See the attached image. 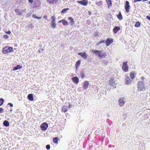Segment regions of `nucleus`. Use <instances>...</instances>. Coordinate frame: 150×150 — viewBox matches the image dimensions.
<instances>
[{"label":"nucleus","mask_w":150,"mask_h":150,"mask_svg":"<svg viewBox=\"0 0 150 150\" xmlns=\"http://www.w3.org/2000/svg\"><path fill=\"white\" fill-rule=\"evenodd\" d=\"M13 51V47H11L6 46L3 47L2 49V52L4 54H7Z\"/></svg>","instance_id":"f257e3e1"},{"label":"nucleus","mask_w":150,"mask_h":150,"mask_svg":"<svg viewBox=\"0 0 150 150\" xmlns=\"http://www.w3.org/2000/svg\"><path fill=\"white\" fill-rule=\"evenodd\" d=\"M137 87L139 91H144L145 90V85L142 81H139L137 83Z\"/></svg>","instance_id":"f03ea898"},{"label":"nucleus","mask_w":150,"mask_h":150,"mask_svg":"<svg viewBox=\"0 0 150 150\" xmlns=\"http://www.w3.org/2000/svg\"><path fill=\"white\" fill-rule=\"evenodd\" d=\"M102 51L98 50H93L92 52L95 54L97 56L101 59L104 57L103 54H101Z\"/></svg>","instance_id":"7ed1b4c3"},{"label":"nucleus","mask_w":150,"mask_h":150,"mask_svg":"<svg viewBox=\"0 0 150 150\" xmlns=\"http://www.w3.org/2000/svg\"><path fill=\"white\" fill-rule=\"evenodd\" d=\"M127 62L126 61L123 62L122 64V69L124 71L126 72L128 70V67L127 65Z\"/></svg>","instance_id":"20e7f679"},{"label":"nucleus","mask_w":150,"mask_h":150,"mask_svg":"<svg viewBox=\"0 0 150 150\" xmlns=\"http://www.w3.org/2000/svg\"><path fill=\"white\" fill-rule=\"evenodd\" d=\"M48 127V124L46 122L42 123L40 126L41 129L43 131H45Z\"/></svg>","instance_id":"39448f33"},{"label":"nucleus","mask_w":150,"mask_h":150,"mask_svg":"<svg viewBox=\"0 0 150 150\" xmlns=\"http://www.w3.org/2000/svg\"><path fill=\"white\" fill-rule=\"evenodd\" d=\"M109 84L110 86L115 88H116V84L115 80L113 78H111L109 81Z\"/></svg>","instance_id":"423d86ee"},{"label":"nucleus","mask_w":150,"mask_h":150,"mask_svg":"<svg viewBox=\"0 0 150 150\" xmlns=\"http://www.w3.org/2000/svg\"><path fill=\"white\" fill-rule=\"evenodd\" d=\"M125 7L126 12L128 13L129 11V9L130 8V6L129 4V2L128 1H126L125 4Z\"/></svg>","instance_id":"0eeeda50"},{"label":"nucleus","mask_w":150,"mask_h":150,"mask_svg":"<svg viewBox=\"0 0 150 150\" xmlns=\"http://www.w3.org/2000/svg\"><path fill=\"white\" fill-rule=\"evenodd\" d=\"M56 19V18L54 16H52L51 26L53 28H54L56 26V24L55 23Z\"/></svg>","instance_id":"6e6552de"},{"label":"nucleus","mask_w":150,"mask_h":150,"mask_svg":"<svg viewBox=\"0 0 150 150\" xmlns=\"http://www.w3.org/2000/svg\"><path fill=\"white\" fill-rule=\"evenodd\" d=\"M113 42V39L108 38L106 39L105 42V43L106 46L108 47Z\"/></svg>","instance_id":"1a4fd4ad"},{"label":"nucleus","mask_w":150,"mask_h":150,"mask_svg":"<svg viewBox=\"0 0 150 150\" xmlns=\"http://www.w3.org/2000/svg\"><path fill=\"white\" fill-rule=\"evenodd\" d=\"M79 55L81 56L84 59H86L87 58V54L85 52H79L78 53Z\"/></svg>","instance_id":"9d476101"},{"label":"nucleus","mask_w":150,"mask_h":150,"mask_svg":"<svg viewBox=\"0 0 150 150\" xmlns=\"http://www.w3.org/2000/svg\"><path fill=\"white\" fill-rule=\"evenodd\" d=\"M77 2L83 6H86L88 4V2L87 0H82L81 1H78Z\"/></svg>","instance_id":"9b49d317"},{"label":"nucleus","mask_w":150,"mask_h":150,"mask_svg":"<svg viewBox=\"0 0 150 150\" xmlns=\"http://www.w3.org/2000/svg\"><path fill=\"white\" fill-rule=\"evenodd\" d=\"M119 103V105L120 107H122L125 103V101L124 100V99L123 98H120L118 101Z\"/></svg>","instance_id":"f8f14e48"},{"label":"nucleus","mask_w":150,"mask_h":150,"mask_svg":"<svg viewBox=\"0 0 150 150\" xmlns=\"http://www.w3.org/2000/svg\"><path fill=\"white\" fill-rule=\"evenodd\" d=\"M132 83V79L129 77H127L125 79V83L126 84L129 85Z\"/></svg>","instance_id":"ddd939ff"},{"label":"nucleus","mask_w":150,"mask_h":150,"mask_svg":"<svg viewBox=\"0 0 150 150\" xmlns=\"http://www.w3.org/2000/svg\"><path fill=\"white\" fill-rule=\"evenodd\" d=\"M89 83L88 81H85L84 82L83 85V88L85 90L86 89L88 88Z\"/></svg>","instance_id":"4468645a"},{"label":"nucleus","mask_w":150,"mask_h":150,"mask_svg":"<svg viewBox=\"0 0 150 150\" xmlns=\"http://www.w3.org/2000/svg\"><path fill=\"white\" fill-rule=\"evenodd\" d=\"M72 79L73 82L76 84H77L79 82V79L78 78L77 76L73 77Z\"/></svg>","instance_id":"2eb2a0df"},{"label":"nucleus","mask_w":150,"mask_h":150,"mask_svg":"<svg viewBox=\"0 0 150 150\" xmlns=\"http://www.w3.org/2000/svg\"><path fill=\"white\" fill-rule=\"evenodd\" d=\"M80 76L82 79H83L84 77H86L85 72L84 71L82 70L81 71L79 74Z\"/></svg>","instance_id":"dca6fc26"},{"label":"nucleus","mask_w":150,"mask_h":150,"mask_svg":"<svg viewBox=\"0 0 150 150\" xmlns=\"http://www.w3.org/2000/svg\"><path fill=\"white\" fill-rule=\"evenodd\" d=\"M120 29V28L119 26H115L113 29V31L115 33H116Z\"/></svg>","instance_id":"f3484780"},{"label":"nucleus","mask_w":150,"mask_h":150,"mask_svg":"<svg viewBox=\"0 0 150 150\" xmlns=\"http://www.w3.org/2000/svg\"><path fill=\"white\" fill-rule=\"evenodd\" d=\"M68 20L70 21L69 23L71 25H73L74 24V20L73 18L71 17H69L68 18Z\"/></svg>","instance_id":"a211bd4d"},{"label":"nucleus","mask_w":150,"mask_h":150,"mask_svg":"<svg viewBox=\"0 0 150 150\" xmlns=\"http://www.w3.org/2000/svg\"><path fill=\"white\" fill-rule=\"evenodd\" d=\"M28 99L31 101H32L34 100V97L32 94H29L27 96Z\"/></svg>","instance_id":"6ab92c4d"},{"label":"nucleus","mask_w":150,"mask_h":150,"mask_svg":"<svg viewBox=\"0 0 150 150\" xmlns=\"http://www.w3.org/2000/svg\"><path fill=\"white\" fill-rule=\"evenodd\" d=\"M22 66H20L19 64L17 65L16 66L14 67L13 69V70L16 71L21 68Z\"/></svg>","instance_id":"aec40b11"},{"label":"nucleus","mask_w":150,"mask_h":150,"mask_svg":"<svg viewBox=\"0 0 150 150\" xmlns=\"http://www.w3.org/2000/svg\"><path fill=\"white\" fill-rule=\"evenodd\" d=\"M57 1L58 0H47V2L50 4H55Z\"/></svg>","instance_id":"412c9836"},{"label":"nucleus","mask_w":150,"mask_h":150,"mask_svg":"<svg viewBox=\"0 0 150 150\" xmlns=\"http://www.w3.org/2000/svg\"><path fill=\"white\" fill-rule=\"evenodd\" d=\"M15 11L18 15L20 16H22L23 14L21 11H20L18 9H16L15 10Z\"/></svg>","instance_id":"4be33fe9"},{"label":"nucleus","mask_w":150,"mask_h":150,"mask_svg":"<svg viewBox=\"0 0 150 150\" xmlns=\"http://www.w3.org/2000/svg\"><path fill=\"white\" fill-rule=\"evenodd\" d=\"M117 16L120 20L122 19L123 18L120 11L118 14L117 15Z\"/></svg>","instance_id":"5701e85b"},{"label":"nucleus","mask_w":150,"mask_h":150,"mask_svg":"<svg viewBox=\"0 0 150 150\" xmlns=\"http://www.w3.org/2000/svg\"><path fill=\"white\" fill-rule=\"evenodd\" d=\"M81 61L80 60H78L76 62V64H75V67H76V69L77 70L78 69V67H79V66L81 64Z\"/></svg>","instance_id":"b1692460"},{"label":"nucleus","mask_w":150,"mask_h":150,"mask_svg":"<svg viewBox=\"0 0 150 150\" xmlns=\"http://www.w3.org/2000/svg\"><path fill=\"white\" fill-rule=\"evenodd\" d=\"M69 10V8H64L61 11V14L66 13H67V11L68 10Z\"/></svg>","instance_id":"393cba45"},{"label":"nucleus","mask_w":150,"mask_h":150,"mask_svg":"<svg viewBox=\"0 0 150 150\" xmlns=\"http://www.w3.org/2000/svg\"><path fill=\"white\" fill-rule=\"evenodd\" d=\"M3 124L5 127H8L9 125V123L8 121L5 120L4 121Z\"/></svg>","instance_id":"a878e982"},{"label":"nucleus","mask_w":150,"mask_h":150,"mask_svg":"<svg viewBox=\"0 0 150 150\" xmlns=\"http://www.w3.org/2000/svg\"><path fill=\"white\" fill-rule=\"evenodd\" d=\"M69 108L66 106H63L62 108V110L64 112H65L67 111V109Z\"/></svg>","instance_id":"bb28decb"},{"label":"nucleus","mask_w":150,"mask_h":150,"mask_svg":"<svg viewBox=\"0 0 150 150\" xmlns=\"http://www.w3.org/2000/svg\"><path fill=\"white\" fill-rule=\"evenodd\" d=\"M106 3L108 5V7L109 8L110 6H112V3L111 0H105Z\"/></svg>","instance_id":"cd10ccee"},{"label":"nucleus","mask_w":150,"mask_h":150,"mask_svg":"<svg viewBox=\"0 0 150 150\" xmlns=\"http://www.w3.org/2000/svg\"><path fill=\"white\" fill-rule=\"evenodd\" d=\"M59 139V138L57 137L54 138H53V142L55 144H57L58 143Z\"/></svg>","instance_id":"c85d7f7f"},{"label":"nucleus","mask_w":150,"mask_h":150,"mask_svg":"<svg viewBox=\"0 0 150 150\" xmlns=\"http://www.w3.org/2000/svg\"><path fill=\"white\" fill-rule=\"evenodd\" d=\"M105 40H102L101 41H99L97 43H96V45H99L100 44L102 43H105Z\"/></svg>","instance_id":"c756f323"},{"label":"nucleus","mask_w":150,"mask_h":150,"mask_svg":"<svg viewBox=\"0 0 150 150\" xmlns=\"http://www.w3.org/2000/svg\"><path fill=\"white\" fill-rule=\"evenodd\" d=\"M62 24L66 26L68 25V23L67 21H66L64 19H63V21L62 22Z\"/></svg>","instance_id":"7c9ffc66"},{"label":"nucleus","mask_w":150,"mask_h":150,"mask_svg":"<svg viewBox=\"0 0 150 150\" xmlns=\"http://www.w3.org/2000/svg\"><path fill=\"white\" fill-rule=\"evenodd\" d=\"M130 78L133 79L136 76V74L135 73H130Z\"/></svg>","instance_id":"2f4dec72"},{"label":"nucleus","mask_w":150,"mask_h":150,"mask_svg":"<svg viewBox=\"0 0 150 150\" xmlns=\"http://www.w3.org/2000/svg\"><path fill=\"white\" fill-rule=\"evenodd\" d=\"M103 2L102 1H100L96 2V4L98 6H100L102 5Z\"/></svg>","instance_id":"473e14b6"},{"label":"nucleus","mask_w":150,"mask_h":150,"mask_svg":"<svg viewBox=\"0 0 150 150\" xmlns=\"http://www.w3.org/2000/svg\"><path fill=\"white\" fill-rule=\"evenodd\" d=\"M141 23L139 22H137L134 25V26L136 27H138L140 26Z\"/></svg>","instance_id":"72a5a7b5"},{"label":"nucleus","mask_w":150,"mask_h":150,"mask_svg":"<svg viewBox=\"0 0 150 150\" xmlns=\"http://www.w3.org/2000/svg\"><path fill=\"white\" fill-rule=\"evenodd\" d=\"M4 101V100L3 98H0V106L3 105Z\"/></svg>","instance_id":"f704fd0d"},{"label":"nucleus","mask_w":150,"mask_h":150,"mask_svg":"<svg viewBox=\"0 0 150 150\" xmlns=\"http://www.w3.org/2000/svg\"><path fill=\"white\" fill-rule=\"evenodd\" d=\"M102 63H103V64H104L106 65L107 64H108V62L106 60H102Z\"/></svg>","instance_id":"c9c22d12"},{"label":"nucleus","mask_w":150,"mask_h":150,"mask_svg":"<svg viewBox=\"0 0 150 150\" xmlns=\"http://www.w3.org/2000/svg\"><path fill=\"white\" fill-rule=\"evenodd\" d=\"M31 16V14L30 12L27 13V15L25 16L26 18H28V17H29L30 16Z\"/></svg>","instance_id":"e433bc0d"},{"label":"nucleus","mask_w":150,"mask_h":150,"mask_svg":"<svg viewBox=\"0 0 150 150\" xmlns=\"http://www.w3.org/2000/svg\"><path fill=\"white\" fill-rule=\"evenodd\" d=\"M86 23L88 25L91 24V22L90 20H87L86 21Z\"/></svg>","instance_id":"4c0bfd02"},{"label":"nucleus","mask_w":150,"mask_h":150,"mask_svg":"<svg viewBox=\"0 0 150 150\" xmlns=\"http://www.w3.org/2000/svg\"><path fill=\"white\" fill-rule=\"evenodd\" d=\"M46 147L47 150H49L50 149V145L47 144L46 145Z\"/></svg>","instance_id":"58836bf2"},{"label":"nucleus","mask_w":150,"mask_h":150,"mask_svg":"<svg viewBox=\"0 0 150 150\" xmlns=\"http://www.w3.org/2000/svg\"><path fill=\"white\" fill-rule=\"evenodd\" d=\"M4 37L6 39H8L9 37L8 35L6 34L4 36Z\"/></svg>","instance_id":"ea45409f"},{"label":"nucleus","mask_w":150,"mask_h":150,"mask_svg":"<svg viewBox=\"0 0 150 150\" xmlns=\"http://www.w3.org/2000/svg\"><path fill=\"white\" fill-rule=\"evenodd\" d=\"M4 110L2 108L0 107V113H2Z\"/></svg>","instance_id":"a19ab883"},{"label":"nucleus","mask_w":150,"mask_h":150,"mask_svg":"<svg viewBox=\"0 0 150 150\" xmlns=\"http://www.w3.org/2000/svg\"><path fill=\"white\" fill-rule=\"evenodd\" d=\"M28 27L29 28H30L31 29H32L33 27V25L32 24H30L28 25Z\"/></svg>","instance_id":"79ce46f5"},{"label":"nucleus","mask_w":150,"mask_h":150,"mask_svg":"<svg viewBox=\"0 0 150 150\" xmlns=\"http://www.w3.org/2000/svg\"><path fill=\"white\" fill-rule=\"evenodd\" d=\"M7 105H9L11 107H13V104L11 103H9Z\"/></svg>","instance_id":"37998d69"},{"label":"nucleus","mask_w":150,"mask_h":150,"mask_svg":"<svg viewBox=\"0 0 150 150\" xmlns=\"http://www.w3.org/2000/svg\"><path fill=\"white\" fill-rule=\"evenodd\" d=\"M146 18L147 19L150 21V14L149 15L146 16Z\"/></svg>","instance_id":"c03bdc74"},{"label":"nucleus","mask_w":150,"mask_h":150,"mask_svg":"<svg viewBox=\"0 0 150 150\" xmlns=\"http://www.w3.org/2000/svg\"><path fill=\"white\" fill-rule=\"evenodd\" d=\"M30 4H32L33 2V0H28Z\"/></svg>","instance_id":"a18cd8bd"},{"label":"nucleus","mask_w":150,"mask_h":150,"mask_svg":"<svg viewBox=\"0 0 150 150\" xmlns=\"http://www.w3.org/2000/svg\"><path fill=\"white\" fill-rule=\"evenodd\" d=\"M26 9L25 8V9H24L22 10L21 11V12H22V13H23L25 12L26 11Z\"/></svg>","instance_id":"49530a36"},{"label":"nucleus","mask_w":150,"mask_h":150,"mask_svg":"<svg viewBox=\"0 0 150 150\" xmlns=\"http://www.w3.org/2000/svg\"><path fill=\"white\" fill-rule=\"evenodd\" d=\"M142 0H134V2L135 3L138 1H141Z\"/></svg>","instance_id":"de8ad7c7"},{"label":"nucleus","mask_w":150,"mask_h":150,"mask_svg":"<svg viewBox=\"0 0 150 150\" xmlns=\"http://www.w3.org/2000/svg\"><path fill=\"white\" fill-rule=\"evenodd\" d=\"M6 33L8 34H10L11 33V32L10 30H8V31L6 32Z\"/></svg>","instance_id":"09e8293b"},{"label":"nucleus","mask_w":150,"mask_h":150,"mask_svg":"<svg viewBox=\"0 0 150 150\" xmlns=\"http://www.w3.org/2000/svg\"><path fill=\"white\" fill-rule=\"evenodd\" d=\"M35 18H37L38 19H40L41 18L40 17H39L37 16H36L35 17Z\"/></svg>","instance_id":"8fccbe9b"},{"label":"nucleus","mask_w":150,"mask_h":150,"mask_svg":"<svg viewBox=\"0 0 150 150\" xmlns=\"http://www.w3.org/2000/svg\"><path fill=\"white\" fill-rule=\"evenodd\" d=\"M43 17L45 19H47V15H44L43 16Z\"/></svg>","instance_id":"3c124183"},{"label":"nucleus","mask_w":150,"mask_h":150,"mask_svg":"<svg viewBox=\"0 0 150 150\" xmlns=\"http://www.w3.org/2000/svg\"><path fill=\"white\" fill-rule=\"evenodd\" d=\"M34 12V11L33 10H31L30 11V13L32 14V13H33Z\"/></svg>","instance_id":"603ef678"},{"label":"nucleus","mask_w":150,"mask_h":150,"mask_svg":"<svg viewBox=\"0 0 150 150\" xmlns=\"http://www.w3.org/2000/svg\"><path fill=\"white\" fill-rule=\"evenodd\" d=\"M88 14L90 15H91V14H92V12L90 11H88Z\"/></svg>","instance_id":"864d4df0"},{"label":"nucleus","mask_w":150,"mask_h":150,"mask_svg":"<svg viewBox=\"0 0 150 150\" xmlns=\"http://www.w3.org/2000/svg\"><path fill=\"white\" fill-rule=\"evenodd\" d=\"M69 108H71V107L72 106V105L70 104L69 103Z\"/></svg>","instance_id":"5fc2aeb1"},{"label":"nucleus","mask_w":150,"mask_h":150,"mask_svg":"<svg viewBox=\"0 0 150 150\" xmlns=\"http://www.w3.org/2000/svg\"><path fill=\"white\" fill-rule=\"evenodd\" d=\"M63 19H62V20H61L60 21H58V23H62V22H63Z\"/></svg>","instance_id":"6e6d98bb"},{"label":"nucleus","mask_w":150,"mask_h":150,"mask_svg":"<svg viewBox=\"0 0 150 150\" xmlns=\"http://www.w3.org/2000/svg\"><path fill=\"white\" fill-rule=\"evenodd\" d=\"M36 16V15H35V14H33V16H32L33 17V18H35V16Z\"/></svg>","instance_id":"4d7b16f0"},{"label":"nucleus","mask_w":150,"mask_h":150,"mask_svg":"<svg viewBox=\"0 0 150 150\" xmlns=\"http://www.w3.org/2000/svg\"><path fill=\"white\" fill-rule=\"evenodd\" d=\"M144 79V77L143 76H142L141 78V79L142 80H143Z\"/></svg>","instance_id":"13d9d810"},{"label":"nucleus","mask_w":150,"mask_h":150,"mask_svg":"<svg viewBox=\"0 0 150 150\" xmlns=\"http://www.w3.org/2000/svg\"><path fill=\"white\" fill-rule=\"evenodd\" d=\"M38 52H39V53H40L41 51H40V50H39L38 51Z\"/></svg>","instance_id":"bf43d9fd"},{"label":"nucleus","mask_w":150,"mask_h":150,"mask_svg":"<svg viewBox=\"0 0 150 150\" xmlns=\"http://www.w3.org/2000/svg\"><path fill=\"white\" fill-rule=\"evenodd\" d=\"M10 111L11 112L12 111V109H11L10 110Z\"/></svg>","instance_id":"052dcab7"},{"label":"nucleus","mask_w":150,"mask_h":150,"mask_svg":"<svg viewBox=\"0 0 150 150\" xmlns=\"http://www.w3.org/2000/svg\"><path fill=\"white\" fill-rule=\"evenodd\" d=\"M41 50L42 51L43 50L42 48L41 49Z\"/></svg>","instance_id":"680f3d73"},{"label":"nucleus","mask_w":150,"mask_h":150,"mask_svg":"<svg viewBox=\"0 0 150 150\" xmlns=\"http://www.w3.org/2000/svg\"><path fill=\"white\" fill-rule=\"evenodd\" d=\"M149 4H150V1H149Z\"/></svg>","instance_id":"e2e57ef3"},{"label":"nucleus","mask_w":150,"mask_h":150,"mask_svg":"<svg viewBox=\"0 0 150 150\" xmlns=\"http://www.w3.org/2000/svg\"><path fill=\"white\" fill-rule=\"evenodd\" d=\"M1 30V27H0V30Z\"/></svg>","instance_id":"0e129e2a"}]
</instances>
